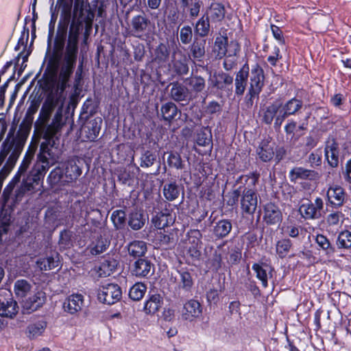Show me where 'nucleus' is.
I'll list each match as a JSON object with an SVG mask.
<instances>
[{
	"label": "nucleus",
	"instance_id": "f257e3e1",
	"mask_svg": "<svg viewBox=\"0 0 351 351\" xmlns=\"http://www.w3.org/2000/svg\"><path fill=\"white\" fill-rule=\"evenodd\" d=\"M95 17L88 0H75L73 19L69 26L66 41V28L58 34L54 40L53 50L49 64L54 74L60 68L59 73L47 86L46 98L35 121V128L44 138L51 140L66 124L63 115L66 98L65 90L73 72L78 54V43L83 23L86 31L92 27Z\"/></svg>",
	"mask_w": 351,
	"mask_h": 351
},
{
	"label": "nucleus",
	"instance_id": "f03ea898",
	"mask_svg": "<svg viewBox=\"0 0 351 351\" xmlns=\"http://www.w3.org/2000/svg\"><path fill=\"white\" fill-rule=\"evenodd\" d=\"M35 132L40 135L46 143L40 145V152L37 156V161L34 168L28 173V175L21 176L20 181L10 183L8 187H15L14 195L16 201H21L25 195H31L40 191L43 185V179L49 167L55 162V158L52 156L48 145L53 147L56 140L60 135V132L51 140H47L43 136L34 128ZM62 131V130H60Z\"/></svg>",
	"mask_w": 351,
	"mask_h": 351
},
{
	"label": "nucleus",
	"instance_id": "7ed1b4c3",
	"mask_svg": "<svg viewBox=\"0 0 351 351\" xmlns=\"http://www.w3.org/2000/svg\"><path fill=\"white\" fill-rule=\"evenodd\" d=\"M264 71L258 65L255 64L251 69L250 75V87L245 97V106L247 108H251L253 106V100L258 97L264 86Z\"/></svg>",
	"mask_w": 351,
	"mask_h": 351
},
{
	"label": "nucleus",
	"instance_id": "20e7f679",
	"mask_svg": "<svg viewBox=\"0 0 351 351\" xmlns=\"http://www.w3.org/2000/svg\"><path fill=\"white\" fill-rule=\"evenodd\" d=\"M121 295L122 292L118 285L107 283L99 287L97 297L101 302L110 305L118 302L121 299Z\"/></svg>",
	"mask_w": 351,
	"mask_h": 351
},
{
	"label": "nucleus",
	"instance_id": "39448f33",
	"mask_svg": "<svg viewBox=\"0 0 351 351\" xmlns=\"http://www.w3.org/2000/svg\"><path fill=\"white\" fill-rule=\"evenodd\" d=\"M177 284L176 290L179 296L188 297L191 294L194 285V279L192 274L184 269L178 271V276L175 277Z\"/></svg>",
	"mask_w": 351,
	"mask_h": 351
},
{
	"label": "nucleus",
	"instance_id": "423d86ee",
	"mask_svg": "<svg viewBox=\"0 0 351 351\" xmlns=\"http://www.w3.org/2000/svg\"><path fill=\"white\" fill-rule=\"evenodd\" d=\"M302 106V101L295 98L289 100L284 105L280 104V111L274 121V128L279 129L285 119L290 115L295 114Z\"/></svg>",
	"mask_w": 351,
	"mask_h": 351
},
{
	"label": "nucleus",
	"instance_id": "0eeeda50",
	"mask_svg": "<svg viewBox=\"0 0 351 351\" xmlns=\"http://www.w3.org/2000/svg\"><path fill=\"white\" fill-rule=\"evenodd\" d=\"M324 202L322 198L317 197L314 202H308L302 204L300 207V213L305 219H316L322 217Z\"/></svg>",
	"mask_w": 351,
	"mask_h": 351
},
{
	"label": "nucleus",
	"instance_id": "6e6552de",
	"mask_svg": "<svg viewBox=\"0 0 351 351\" xmlns=\"http://www.w3.org/2000/svg\"><path fill=\"white\" fill-rule=\"evenodd\" d=\"M180 313L182 320L193 322L201 316L202 308L197 300L191 299L184 304Z\"/></svg>",
	"mask_w": 351,
	"mask_h": 351
},
{
	"label": "nucleus",
	"instance_id": "1a4fd4ad",
	"mask_svg": "<svg viewBox=\"0 0 351 351\" xmlns=\"http://www.w3.org/2000/svg\"><path fill=\"white\" fill-rule=\"evenodd\" d=\"M201 0H178L179 12L182 16H186L187 13L192 19L196 18L202 6Z\"/></svg>",
	"mask_w": 351,
	"mask_h": 351
},
{
	"label": "nucleus",
	"instance_id": "9d476101",
	"mask_svg": "<svg viewBox=\"0 0 351 351\" xmlns=\"http://www.w3.org/2000/svg\"><path fill=\"white\" fill-rule=\"evenodd\" d=\"M242 210L247 214H253L257 207V195L252 189H245L241 199Z\"/></svg>",
	"mask_w": 351,
	"mask_h": 351
},
{
	"label": "nucleus",
	"instance_id": "9b49d317",
	"mask_svg": "<svg viewBox=\"0 0 351 351\" xmlns=\"http://www.w3.org/2000/svg\"><path fill=\"white\" fill-rule=\"evenodd\" d=\"M171 65L178 75H186L189 72V66L186 56L180 50H174L171 56Z\"/></svg>",
	"mask_w": 351,
	"mask_h": 351
},
{
	"label": "nucleus",
	"instance_id": "f8f14e48",
	"mask_svg": "<svg viewBox=\"0 0 351 351\" xmlns=\"http://www.w3.org/2000/svg\"><path fill=\"white\" fill-rule=\"evenodd\" d=\"M250 69L247 64L236 73L234 79L235 95L242 96L245 93L247 84Z\"/></svg>",
	"mask_w": 351,
	"mask_h": 351
},
{
	"label": "nucleus",
	"instance_id": "ddd939ff",
	"mask_svg": "<svg viewBox=\"0 0 351 351\" xmlns=\"http://www.w3.org/2000/svg\"><path fill=\"white\" fill-rule=\"evenodd\" d=\"M154 271V265L149 261L139 258L134 263L132 274L136 277L144 278L153 274Z\"/></svg>",
	"mask_w": 351,
	"mask_h": 351
},
{
	"label": "nucleus",
	"instance_id": "4468645a",
	"mask_svg": "<svg viewBox=\"0 0 351 351\" xmlns=\"http://www.w3.org/2000/svg\"><path fill=\"white\" fill-rule=\"evenodd\" d=\"M263 219L267 224L274 225L282 221V215L276 205L269 202L264 206Z\"/></svg>",
	"mask_w": 351,
	"mask_h": 351
},
{
	"label": "nucleus",
	"instance_id": "2eb2a0df",
	"mask_svg": "<svg viewBox=\"0 0 351 351\" xmlns=\"http://www.w3.org/2000/svg\"><path fill=\"white\" fill-rule=\"evenodd\" d=\"M326 196L328 202L335 207L342 206L346 199L344 189L338 185L330 186L327 190Z\"/></svg>",
	"mask_w": 351,
	"mask_h": 351
},
{
	"label": "nucleus",
	"instance_id": "dca6fc26",
	"mask_svg": "<svg viewBox=\"0 0 351 351\" xmlns=\"http://www.w3.org/2000/svg\"><path fill=\"white\" fill-rule=\"evenodd\" d=\"M83 306L84 297L78 293L69 295L63 303L64 310L72 315L81 311Z\"/></svg>",
	"mask_w": 351,
	"mask_h": 351
},
{
	"label": "nucleus",
	"instance_id": "f3484780",
	"mask_svg": "<svg viewBox=\"0 0 351 351\" xmlns=\"http://www.w3.org/2000/svg\"><path fill=\"white\" fill-rule=\"evenodd\" d=\"M169 86H171L169 95L173 100L177 102L190 100L189 90L185 86L178 82H173Z\"/></svg>",
	"mask_w": 351,
	"mask_h": 351
},
{
	"label": "nucleus",
	"instance_id": "a211bd4d",
	"mask_svg": "<svg viewBox=\"0 0 351 351\" xmlns=\"http://www.w3.org/2000/svg\"><path fill=\"white\" fill-rule=\"evenodd\" d=\"M101 119H95L88 121L82 128V135L88 141H93L98 136L101 130Z\"/></svg>",
	"mask_w": 351,
	"mask_h": 351
},
{
	"label": "nucleus",
	"instance_id": "6ab92c4d",
	"mask_svg": "<svg viewBox=\"0 0 351 351\" xmlns=\"http://www.w3.org/2000/svg\"><path fill=\"white\" fill-rule=\"evenodd\" d=\"M82 174V169L75 159H70L64 164V182L69 183L76 180Z\"/></svg>",
	"mask_w": 351,
	"mask_h": 351
},
{
	"label": "nucleus",
	"instance_id": "aec40b11",
	"mask_svg": "<svg viewBox=\"0 0 351 351\" xmlns=\"http://www.w3.org/2000/svg\"><path fill=\"white\" fill-rule=\"evenodd\" d=\"M233 78L230 75L223 73H215L213 75H210L208 79L209 86L222 90L225 85H230L232 83Z\"/></svg>",
	"mask_w": 351,
	"mask_h": 351
},
{
	"label": "nucleus",
	"instance_id": "412c9836",
	"mask_svg": "<svg viewBox=\"0 0 351 351\" xmlns=\"http://www.w3.org/2000/svg\"><path fill=\"white\" fill-rule=\"evenodd\" d=\"M162 304V297L160 294H153L145 301L143 311L147 315H154L159 311Z\"/></svg>",
	"mask_w": 351,
	"mask_h": 351
},
{
	"label": "nucleus",
	"instance_id": "4be33fe9",
	"mask_svg": "<svg viewBox=\"0 0 351 351\" xmlns=\"http://www.w3.org/2000/svg\"><path fill=\"white\" fill-rule=\"evenodd\" d=\"M317 173L315 171L304 169L303 167H295L289 172V178L291 181L295 182L299 179L314 180L317 178Z\"/></svg>",
	"mask_w": 351,
	"mask_h": 351
},
{
	"label": "nucleus",
	"instance_id": "5701e85b",
	"mask_svg": "<svg viewBox=\"0 0 351 351\" xmlns=\"http://www.w3.org/2000/svg\"><path fill=\"white\" fill-rule=\"evenodd\" d=\"M256 153L262 161H269L274 155V143L268 140L261 141L257 148Z\"/></svg>",
	"mask_w": 351,
	"mask_h": 351
},
{
	"label": "nucleus",
	"instance_id": "b1692460",
	"mask_svg": "<svg viewBox=\"0 0 351 351\" xmlns=\"http://www.w3.org/2000/svg\"><path fill=\"white\" fill-rule=\"evenodd\" d=\"M232 228V223L228 219H221L217 221L213 227V234L217 239L227 237Z\"/></svg>",
	"mask_w": 351,
	"mask_h": 351
},
{
	"label": "nucleus",
	"instance_id": "393cba45",
	"mask_svg": "<svg viewBox=\"0 0 351 351\" xmlns=\"http://www.w3.org/2000/svg\"><path fill=\"white\" fill-rule=\"evenodd\" d=\"M160 112L163 119L167 121L176 119V117L180 114L177 106L173 102H167L163 104L161 106Z\"/></svg>",
	"mask_w": 351,
	"mask_h": 351
},
{
	"label": "nucleus",
	"instance_id": "a878e982",
	"mask_svg": "<svg viewBox=\"0 0 351 351\" xmlns=\"http://www.w3.org/2000/svg\"><path fill=\"white\" fill-rule=\"evenodd\" d=\"M128 253L130 256L136 258L145 254L147 247V244L143 241H134L128 245Z\"/></svg>",
	"mask_w": 351,
	"mask_h": 351
},
{
	"label": "nucleus",
	"instance_id": "bb28decb",
	"mask_svg": "<svg viewBox=\"0 0 351 351\" xmlns=\"http://www.w3.org/2000/svg\"><path fill=\"white\" fill-rule=\"evenodd\" d=\"M18 312V306L13 300L0 302V316L12 318Z\"/></svg>",
	"mask_w": 351,
	"mask_h": 351
},
{
	"label": "nucleus",
	"instance_id": "cd10ccee",
	"mask_svg": "<svg viewBox=\"0 0 351 351\" xmlns=\"http://www.w3.org/2000/svg\"><path fill=\"white\" fill-rule=\"evenodd\" d=\"M252 269L256 273V278L261 280L262 285L265 288L268 286V276L270 274L271 268L267 265H262L254 263Z\"/></svg>",
	"mask_w": 351,
	"mask_h": 351
},
{
	"label": "nucleus",
	"instance_id": "c85d7f7f",
	"mask_svg": "<svg viewBox=\"0 0 351 351\" xmlns=\"http://www.w3.org/2000/svg\"><path fill=\"white\" fill-rule=\"evenodd\" d=\"M45 293L39 291L26 301L25 307L32 311H36L45 303Z\"/></svg>",
	"mask_w": 351,
	"mask_h": 351
},
{
	"label": "nucleus",
	"instance_id": "c756f323",
	"mask_svg": "<svg viewBox=\"0 0 351 351\" xmlns=\"http://www.w3.org/2000/svg\"><path fill=\"white\" fill-rule=\"evenodd\" d=\"M206 16H208V19H211L213 21H221L225 16L224 6L219 3H211Z\"/></svg>",
	"mask_w": 351,
	"mask_h": 351
},
{
	"label": "nucleus",
	"instance_id": "7c9ffc66",
	"mask_svg": "<svg viewBox=\"0 0 351 351\" xmlns=\"http://www.w3.org/2000/svg\"><path fill=\"white\" fill-rule=\"evenodd\" d=\"M169 47L167 44L160 43L154 50V59L158 64H164L169 60Z\"/></svg>",
	"mask_w": 351,
	"mask_h": 351
},
{
	"label": "nucleus",
	"instance_id": "2f4dec72",
	"mask_svg": "<svg viewBox=\"0 0 351 351\" xmlns=\"http://www.w3.org/2000/svg\"><path fill=\"white\" fill-rule=\"evenodd\" d=\"M74 241L73 232L69 230H63L60 233L58 246L61 250L69 249L73 246Z\"/></svg>",
	"mask_w": 351,
	"mask_h": 351
},
{
	"label": "nucleus",
	"instance_id": "473e14b6",
	"mask_svg": "<svg viewBox=\"0 0 351 351\" xmlns=\"http://www.w3.org/2000/svg\"><path fill=\"white\" fill-rule=\"evenodd\" d=\"M205 40H197L195 39L191 46V53L192 57L197 60L200 61L205 55Z\"/></svg>",
	"mask_w": 351,
	"mask_h": 351
},
{
	"label": "nucleus",
	"instance_id": "72a5a7b5",
	"mask_svg": "<svg viewBox=\"0 0 351 351\" xmlns=\"http://www.w3.org/2000/svg\"><path fill=\"white\" fill-rule=\"evenodd\" d=\"M162 192L168 201H173L179 197L180 189L175 182H171L164 185Z\"/></svg>",
	"mask_w": 351,
	"mask_h": 351
},
{
	"label": "nucleus",
	"instance_id": "f704fd0d",
	"mask_svg": "<svg viewBox=\"0 0 351 351\" xmlns=\"http://www.w3.org/2000/svg\"><path fill=\"white\" fill-rule=\"evenodd\" d=\"M185 82L191 88V90L196 93L202 92L206 86L205 80L198 75L187 77L185 80Z\"/></svg>",
	"mask_w": 351,
	"mask_h": 351
},
{
	"label": "nucleus",
	"instance_id": "c9c22d12",
	"mask_svg": "<svg viewBox=\"0 0 351 351\" xmlns=\"http://www.w3.org/2000/svg\"><path fill=\"white\" fill-rule=\"evenodd\" d=\"M280 111V104L274 103L269 106L267 107L265 110L263 116V121L266 124H271L273 121L274 119H276L279 115V112Z\"/></svg>",
	"mask_w": 351,
	"mask_h": 351
},
{
	"label": "nucleus",
	"instance_id": "e433bc0d",
	"mask_svg": "<svg viewBox=\"0 0 351 351\" xmlns=\"http://www.w3.org/2000/svg\"><path fill=\"white\" fill-rule=\"evenodd\" d=\"M64 180V171L59 167L53 169L47 178V181L51 186L56 184L64 185L67 183Z\"/></svg>",
	"mask_w": 351,
	"mask_h": 351
},
{
	"label": "nucleus",
	"instance_id": "4c0bfd02",
	"mask_svg": "<svg viewBox=\"0 0 351 351\" xmlns=\"http://www.w3.org/2000/svg\"><path fill=\"white\" fill-rule=\"evenodd\" d=\"M210 32L208 16H202L195 23V32L201 37L206 36Z\"/></svg>",
	"mask_w": 351,
	"mask_h": 351
},
{
	"label": "nucleus",
	"instance_id": "58836bf2",
	"mask_svg": "<svg viewBox=\"0 0 351 351\" xmlns=\"http://www.w3.org/2000/svg\"><path fill=\"white\" fill-rule=\"evenodd\" d=\"M228 38L227 37H217L214 44L213 51L217 58H221L227 52Z\"/></svg>",
	"mask_w": 351,
	"mask_h": 351
},
{
	"label": "nucleus",
	"instance_id": "ea45409f",
	"mask_svg": "<svg viewBox=\"0 0 351 351\" xmlns=\"http://www.w3.org/2000/svg\"><path fill=\"white\" fill-rule=\"evenodd\" d=\"M32 154L28 153L25 154L16 174L12 179V182L15 183L17 181H20L21 176H23V175H28V173H27V170L29 168V166L32 162Z\"/></svg>",
	"mask_w": 351,
	"mask_h": 351
},
{
	"label": "nucleus",
	"instance_id": "a19ab883",
	"mask_svg": "<svg viewBox=\"0 0 351 351\" xmlns=\"http://www.w3.org/2000/svg\"><path fill=\"white\" fill-rule=\"evenodd\" d=\"M145 222L144 215L139 212H133L130 214L129 226L134 230H140L143 227Z\"/></svg>",
	"mask_w": 351,
	"mask_h": 351
},
{
	"label": "nucleus",
	"instance_id": "79ce46f5",
	"mask_svg": "<svg viewBox=\"0 0 351 351\" xmlns=\"http://www.w3.org/2000/svg\"><path fill=\"white\" fill-rule=\"evenodd\" d=\"M36 265L40 270L47 271L58 266V261L53 256L40 258L37 260Z\"/></svg>",
	"mask_w": 351,
	"mask_h": 351
},
{
	"label": "nucleus",
	"instance_id": "37998d69",
	"mask_svg": "<svg viewBox=\"0 0 351 351\" xmlns=\"http://www.w3.org/2000/svg\"><path fill=\"white\" fill-rule=\"evenodd\" d=\"M146 290L147 287L143 283H136L130 288L129 296L132 300L138 301L143 298Z\"/></svg>",
	"mask_w": 351,
	"mask_h": 351
},
{
	"label": "nucleus",
	"instance_id": "c03bdc74",
	"mask_svg": "<svg viewBox=\"0 0 351 351\" xmlns=\"http://www.w3.org/2000/svg\"><path fill=\"white\" fill-rule=\"evenodd\" d=\"M336 244L340 249L351 248V232L348 230L341 232L337 237Z\"/></svg>",
	"mask_w": 351,
	"mask_h": 351
},
{
	"label": "nucleus",
	"instance_id": "a18cd8bd",
	"mask_svg": "<svg viewBox=\"0 0 351 351\" xmlns=\"http://www.w3.org/2000/svg\"><path fill=\"white\" fill-rule=\"evenodd\" d=\"M30 289L31 285L25 280H18L14 284V291L17 297L24 298Z\"/></svg>",
	"mask_w": 351,
	"mask_h": 351
},
{
	"label": "nucleus",
	"instance_id": "49530a36",
	"mask_svg": "<svg viewBox=\"0 0 351 351\" xmlns=\"http://www.w3.org/2000/svg\"><path fill=\"white\" fill-rule=\"evenodd\" d=\"M148 20L141 15L134 16L132 19V25L136 33H142L145 30Z\"/></svg>",
	"mask_w": 351,
	"mask_h": 351
},
{
	"label": "nucleus",
	"instance_id": "de8ad7c7",
	"mask_svg": "<svg viewBox=\"0 0 351 351\" xmlns=\"http://www.w3.org/2000/svg\"><path fill=\"white\" fill-rule=\"evenodd\" d=\"M169 215L158 213L153 217L152 221L156 228L163 229L169 225Z\"/></svg>",
	"mask_w": 351,
	"mask_h": 351
},
{
	"label": "nucleus",
	"instance_id": "09e8293b",
	"mask_svg": "<svg viewBox=\"0 0 351 351\" xmlns=\"http://www.w3.org/2000/svg\"><path fill=\"white\" fill-rule=\"evenodd\" d=\"M116 267L115 261H104L99 267L98 275L100 277L110 276Z\"/></svg>",
	"mask_w": 351,
	"mask_h": 351
},
{
	"label": "nucleus",
	"instance_id": "8fccbe9b",
	"mask_svg": "<svg viewBox=\"0 0 351 351\" xmlns=\"http://www.w3.org/2000/svg\"><path fill=\"white\" fill-rule=\"evenodd\" d=\"M46 328L45 322H38L34 324H31L27 328L28 335L30 338H35L40 335Z\"/></svg>",
	"mask_w": 351,
	"mask_h": 351
},
{
	"label": "nucleus",
	"instance_id": "3c124183",
	"mask_svg": "<svg viewBox=\"0 0 351 351\" xmlns=\"http://www.w3.org/2000/svg\"><path fill=\"white\" fill-rule=\"evenodd\" d=\"M292 245L289 239H282L276 243V253L280 258H284L287 256Z\"/></svg>",
	"mask_w": 351,
	"mask_h": 351
},
{
	"label": "nucleus",
	"instance_id": "603ef678",
	"mask_svg": "<svg viewBox=\"0 0 351 351\" xmlns=\"http://www.w3.org/2000/svg\"><path fill=\"white\" fill-rule=\"evenodd\" d=\"M167 158V162L171 167L176 168L177 169H181L183 168L184 165L180 155L176 152H169Z\"/></svg>",
	"mask_w": 351,
	"mask_h": 351
},
{
	"label": "nucleus",
	"instance_id": "864d4df0",
	"mask_svg": "<svg viewBox=\"0 0 351 351\" xmlns=\"http://www.w3.org/2000/svg\"><path fill=\"white\" fill-rule=\"evenodd\" d=\"M212 135L211 132L208 130L200 131L197 134L196 143L199 146H208L211 143Z\"/></svg>",
	"mask_w": 351,
	"mask_h": 351
},
{
	"label": "nucleus",
	"instance_id": "5fc2aeb1",
	"mask_svg": "<svg viewBox=\"0 0 351 351\" xmlns=\"http://www.w3.org/2000/svg\"><path fill=\"white\" fill-rule=\"evenodd\" d=\"M125 213L123 210H114L112 215V221L117 229L121 228L125 221Z\"/></svg>",
	"mask_w": 351,
	"mask_h": 351
},
{
	"label": "nucleus",
	"instance_id": "6e6d98bb",
	"mask_svg": "<svg viewBox=\"0 0 351 351\" xmlns=\"http://www.w3.org/2000/svg\"><path fill=\"white\" fill-rule=\"evenodd\" d=\"M193 38L192 28L189 25L183 26L180 31V40L184 45L189 44Z\"/></svg>",
	"mask_w": 351,
	"mask_h": 351
},
{
	"label": "nucleus",
	"instance_id": "4d7b16f0",
	"mask_svg": "<svg viewBox=\"0 0 351 351\" xmlns=\"http://www.w3.org/2000/svg\"><path fill=\"white\" fill-rule=\"evenodd\" d=\"M156 156L150 151L145 152L141 157V167H149L152 166L156 160Z\"/></svg>",
	"mask_w": 351,
	"mask_h": 351
},
{
	"label": "nucleus",
	"instance_id": "13d9d810",
	"mask_svg": "<svg viewBox=\"0 0 351 351\" xmlns=\"http://www.w3.org/2000/svg\"><path fill=\"white\" fill-rule=\"evenodd\" d=\"M315 241L319 247L323 250L326 251L327 253L334 252V249L332 247L329 240L323 234H317L315 238Z\"/></svg>",
	"mask_w": 351,
	"mask_h": 351
},
{
	"label": "nucleus",
	"instance_id": "bf43d9fd",
	"mask_svg": "<svg viewBox=\"0 0 351 351\" xmlns=\"http://www.w3.org/2000/svg\"><path fill=\"white\" fill-rule=\"evenodd\" d=\"M108 246V242L106 239L100 238L97 240L94 246L90 249V253L93 255H98L104 252Z\"/></svg>",
	"mask_w": 351,
	"mask_h": 351
},
{
	"label": "nucleus",
	"instance_id": "052dcab7",
	"mask_svg": "<svg viewBox=\"0 0 351 351\" xmlns=\"http://www.w3.org/2000/svg\"><path fill=\"white\" fill-rule=\"evenodd\" d=\"M326 158L331 167H337L338 165V152L326 151Z\"/></svg>",
	"mask_w": 351,
	"mask_h": 351
},
{
	"label": "nucleus",
	"instance_id": "680f3d73",
	"mask_svg": "<svg viewBox=\"0 0 351 351\" xmlns=\"http://www.w3.org/2000/svg\"><path fill=\"white\" fill-rule=\"evenodd\" d=\"M282 56L280 55V49L277 47L274 48L273 55H270L267 58V61L272 66H276L277 61L281 59Z\"/></svg>",
	"mask_w": 351,
	"mask_h": 351
},
{
	"label": "nucleus",
	"instance_id": "e2e57ef3",
	"mask_svg": "<svg viewBox=\"0 0 351 351\" xmlns=\"http://www.w3.org/2000/svg\"><path fill=\"white\" fill-rule=\"evenodd\" d=\"M308 161L311 166H319L321 163V156L319 151L311 153L308 156Z\"/></svg>",
	"mask_w": 351,
	"mask_h": 351
},
{
	"label": "nucleus",
	"instance_id": "0e129e2a",
	"mask_svg": "<svg viewBox=\"0 0 351 351\" xmlns=\"http://www.w3.org/2000/svg\"><path fill=\"white\" fill-rule=\"evenodd\" d=\"M271 32H272V34L274 36V37L281 44H284L285 43V40H284V38H283V36H282V31L280 30V29L274 25H271Z\"/></svg>",
	"mask_w": 351,
	"mask_h": 351
},
{
	"label": "nucleus",
	"instance_id": "69168bd1",
	"mask_svg": "<svg viewBox=\"0 0 351 351\" xmlns=\"http://www.w3.org/2000/svg\"><path fill=\"white\" fill-rule=\"evenodd\" d=\"M28 38H29V29H24L23 31L21 33V38L19 40L17 46L16 47V50L19 49V45H23V46H24L25 47L27 42L28 40Z\"/></svg>",
	"mask_w": 351,
	"mask_h": 351
},
{
	"label": "nucleus",
	"instance_id": "338daca9",
	"mask_svg": "<svg viewBox=\"0 0 351 351\" xmlns=\"http://www.w3.org/2000/svg\"><path fill=\"white\" fill-rule=\"evenodd\" d=\"M285 232L289 237L296 238L299 235L300 230L298 226L291 225L286 227Z\"/></svg>",
	"mask_w": 351,
	"mask_h": 351
},
{
	"label": "nucleus",
	"instance_id": "774afa93",
	"mask_svg": "<svg viewBox=\"0 0 351 351\" xmlns=\"http://www.w3.org/2000/svg\"><path fill=\"white\" fill-rule=\"evenodd\" d=\"M236 64V59L233 56H229L225 58L223 62V68L226 71L232 70Z\"/></svg>",
	"mask_w": 351,
	"mask_h": 351
}]
</instances>
